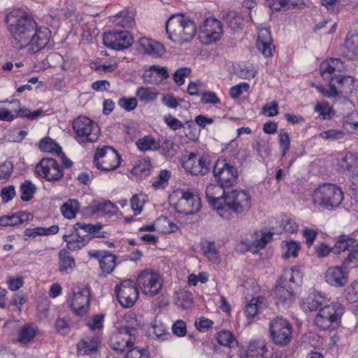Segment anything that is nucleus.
<instances>
[{"mask_svg": "<svg viewBox=\"0 0 358 358\" xmlns=\"http://www.w3.org/2000/svg\"><path fill=\"white\" fill-rule=\"evenodd\" d=\"M266 306V299L263 296L253 298L245 307V313L248 318L255 317L258 312Z\"/></svg>", "mask_w": 358, "mask_h": 358, "instance_id": "72a5a7b5", "label": "nucleus"}, {"mask_svg": "<svg viewBox=\"0 0 358 358\" xmlns=\"http://www.w3.org/2000/svg\"><path fill=\"white\" fill-rule=\"evenodd\" d=\"M334 81L341 85V92H352L355 82L353 77L338 76Z\"/></svg>", "mask_w": 358, "mask_h": 358, "instance_id": "09e8293b", "label": "nucleus"}, {"mask_svg": "<svg viewBox=\"0 0 358 358\" xmlns=\"http://www.w3.org/2000/svg\"><path fill=\"white\" fill-rule=\"evenodd\" d=\"M203 252L208 259L213 263L220 262V255L215 246L214 243L208 242L203 246Z\"/></svg>", "mask_w": 358, "mask_h": 358, "instance_id": "8fccbe9b", "label": "nucleus"}, {"mask_svg": "<svg viewBox=\"0 0 358 358\" xmlns=\"http://www.w3.org/2000/svg\"><path fill=\"white\" fill-rule=\"evenodd\" d=\"M315 250L317 257L324 258L333 252V247L330 248L328 245L322 243L315 247Z\"/></svg>", "mask_w": 358, "mask_h": 358, "instance_id": "338daca9", "label": "nucleus"}, {"mask_svg": "<svg viewBox=\"0 0 358 358\" xmlns=\"http://www.w3.org/2000/svg\"><path fill=\"white\" fill-rule=\"evenodd\" d=\"M313 201L325 209L333 210L343 200V192L337 185L324 182L314 191Z\"/></svg>", "mask_w": 358, "mask_h": 358, "instance_id": "39448f33", "label": "nucleus"}, {"mask_svg": "<svg viewBox=\"0 0 358 358\" xmlns=\"http://www.w3.org/2000/svg\"><path fill=\"white\" fill-rule=\"evenodd\" d=\"M138 51L154 57H160L164 52L163 45L149 38L143 37L138 40Z\"/></svg>", "mask_w": 358, "mask_h": 358, "instance_id": "bb28decb", "label": "nucleus"}, {"mask_svg": "<svg viewBox=\"0 0 358 358\" xmlns=\"http://www.w3.org/2000/svg\"><path fill=\"white\" fill-rule=\"evenodd\" d=\"M153 334L159 341H165L171 337L170 333L167 332L162 324L152 326Z\"/></svg>", "mask_w": 358, "mask_h": 358, "instance_id": "e2e57ef3", "label": "nucleus"}, {"mask_svg": "<svg viewBox=\"0 0 358 358\" xmlns=\"http://www.w3.org/2000/svg\"><path fill=\"white\" fill-rule=\"evenodd\" d=\"M169 38L175 43L182 44L190 41L196 34L194 23L182 15H173L166 23Z\"/></svg>", "mask_w": 358, "mask_h": 358, "instance_id": "20e7f679", "label": "nucleus"}, {"mask_svg": "<svg viewBox=\"0 0 358 358\" xmlns=\"http://www.w3.org/2000/svg\"><path fill=\"white\" fill-rule=\"evenodd\" d=\"M137 282L143 293L149 296L157 294L162 287L159 275L149 270H144L139 273Z\"/></svg>", "mask_w": 358, "mask_h": 358, "instance_id": "f3484780", "label": "nucleus"}, {"mask_svg": "<svg viewBox=\"0 0 358 358\" xmlns=\"http://www.w3.org/2000/svg\"><path fill=\"white\" fill-rule=\"evenodd\" d=\"M31 35L27 46L30 53H36L45 48L49 49L52 46L50 43V32L48 29L41 30L36 27Z\"/></svg>", "mask_w": 358, "mask_h": 358, "instance_id": "aec40b11", "label": "nucleus"}, {"mask_svg": "<svg viewBox=\"0 0 358 358\" xmlns=\"http://www.w3.org/2000/svg\"><path fill=\"white\" fill-rule=\"evenodd\" d=\"M124 358H150L145 350L133 347L128 350Z\"/></svg>", "mask_w": 358, "mask_h": 358, "instance_id": "680f3d73", "label": "nucleus"}, {"mask_svg": "<svg viewBox=\"0 0 358 358\" xmlns=\"http://www.w3.org/2000/svg\"><path fill=\"white\" fill-rule=\"evenodd\" d=\"M5 20L13 46L19 50L27 47L29 38L36 29L35 20L24 10L15 9L6 15Z\"/></svg>", "mask_w": 358, "mask_h": 358, "instance_id": "f257e3e1", "label": "nucleus"}, {"mask_svg": "<svg viewBox=\"0 0 358 358\" xmlns=\"http://www.w3.org/2000/svg\"><path fill=\"white\" fill-rule=\"evenodd\" d=\"M344 69L343 62L338 58H329L322 62L320 66V71L322 78L329 81H334L338 77L334 73L341 72Z\"/></svg>", "mask_w": 358, "mask_h": 358, "instance_id": "393cba45", "label": "nucleus"}, {"mask_svg": "<svg viewBox=\"0 0 358 358\" xmlns=\"http://www.w3.org/2000/svg\"><path fill=\"white\" fill-rule=\"evenodd\" d=\"M270 338L278 346H285L290 343L292 336L291 324L282 317H276L269 322Z\"/></svg>", "mask_w": 358, "mask_h": 358, "instance_id": "6e6552de", "label": "nucleus"}, {"mask_svg": "<svg viewBox=\"0 0 358 358\" xmlns=\"http://www.w3.org/2000/svg\"><path fill=\"white\" fill-rule=\"evenodd\" d=\"M224 187L215 184H209L206 188V199L209 204L217 209L224 208L225 195L227 194Z\"/></svg>", "mask_w": 358, "mask_h": 358, "instance_id": "4be33fe9", "label": "nucleus"}, {"mask_svg": "<svg viewBox=\"0 0 358 358\" xmlns=\"http://www.w3.org/2000/svg\"><path fill=\"white\" fill-rule=\"evenodd\" d=\"M286 247V252L284 255L285 258L289 257H296L298 252L300 249V245L296 241L284 242Z\"/></svg>", "mask_w": 358, "mask_h": 358, "instance_id": "6e6d98bb", "label": "nucleus"}, {"mask_svg": "<svg viewBox=\"0 0 358 358\" xmlns=\"http://www.w3.org/2000/svg\"><path fill=\"white\" fill-rule=\"evenodd\" d=\"M79 203L76 199H69L61 206L62 215L67 219H73L79 210Z\"/></svg>", "mask_w": 358, "mask_h": 358, "instance_id": "4c0bfd02", "label": "nucleus"}, {"mask_svg": "<svg viewBox=\"0 0 358 358\" xmlns=\"http://www.w3.org/2000/svg\"><path fill=\"white\" fill-rule=\"evenodd\" d=\"M71 301V307L78 315L85 314L90 306V290L87 287H76Z\"/></svg>", "mask_w": 358, "mask_h": 358, "instance_id": "6ab92c4d", "label": "nucleus"}, {"mask_svg": "<svg viewBox=\"0 0 358 358\" xmlns=\"http://www.w3.org/2000/svg\"><path fill=\"white\" fill-rule=\"evenodd\" d=\"M213 174L219 183L224 187H230L237 182V169L226 159H218L216 162L213 166Z\"/></svg>", "mask_w": 358, "mask_h": 358, "instance_id": "f8f14e48", "label": "nucleus"}, {"mask_svg": "<svg viewBox=\"0 0 358 358\" xmlns=\"http://www.w3.org/2000/svg\"><path fill=\"white\" fill-rule=\"evenodd\" d=\"M225 206L238 215L245 214L251 207V197L245 190H233L225 195Z\"/></svg>", "mask_w": 358, "mask_h": 358, "instance_id": "9b49d317", "label": "nucleus"}, {"mask_svg": "<svg viewBox=\"0 0 358 358\" xmlns=\"http://www.w3.org/2000/svg\"><path fill=\"white\" fill-rule=\"evenodd\" d=\"M315 111L319 113V117L322 120H329L332 117L333 109L329 104L324 102H319L315 107Z\"/></svg>", "mask_w": 358, "mask_h": 358, "instance_id": "49530a36", "label": "nucleus"}, {"mask_svg": "<svg viewBox=\"0 0 358 358\" xmlns=\"http://www.w3.org/2000/svg\"><path fill=\"white\" fill-rule=\"evenodd\" d=\"M59 271L61 272L69 273L75 267L74 259L66 250H62L59 253Z\"/></svg>", "mask_w": 358, "mask_h": 358, "instance_id": "e433bc0d", "label": "nucleus"}, {"mask_svg": "<svg viewBox=\"0 0 358 358\" xmlns=\"http://www.w3.org/2000/svg\"><path fill=\"white\" fill-rule=\"evenodd\" d=\"M39 148L43 152H57L62 150V148L49 137L43 138L39 142Z\"/></svg>", "mask_w": 358, "mask_h": 358, "instance_id": "a18cd8bd", "label": "nucleus"}, {"mask_svg": "<svg viewBox=\"0 0 358 358\" xmlns=\"http://www.w3.org/2000/svg\"><path fill=\"white\" fill-rule=\"evenodd\" d=\"M20 219L17 217V213L11 215H5L0 217V226H15L19 224Z\"/></svg>", "mask_w": 358, "mask_h": 358, "instance_id": "0e129e2a", "label": "nucleus"}, {"mask_svg": "<svg viewBox=\"0 0 358 358\" xmlns=\"http://www.w3.org/2000/svg\"><path fill=\"white\" fill-rule=\"evenodd\" d=\"M356 155H354L352 152H348L346 153L345 157H343L340 163L341 169H342L343 171L344 172H350L354 167V166L356 164Z\"/></svg>", "mask_w": 358, "mask_h": 358, "instance_id": "3c124183", "label": "nucleus"}, {"mask_svg": "<svg viewBox=\"0 0 358 358\" xmlns=\"http://www.w3.org/2000/svg\"><path fill=\"white\" fill-rule=\"evenodd\" d=\"M199 169H201L200 171L201 175H206L210 171L211 163L210 159L208 155H204L198 158V162H196Z\"/></svg>", "mask_w": 358, "mask_h": 358, "instance_id": "052dcab7", "label": "nucleus"}, {"mask_svg": "<svg viewBox=\"0 0 358 358\" xmlns=\"http://www.w3.org/2000/svg\"><path fill=\"white\" fill-rule=\"evenodd\" d=\"M173 333L178 336H184L187 334L186 324L183 320H179L175 322L172 326Z\"/></svg>", "mask_w": 358, "mask_h": 358, "instance_id": "69168bd1", "label": "nucleus"}, {"mask_svg": "<svg viewBox=\"0 0 358 358\" xmlns=\"http://www.w3.org/2000/svg\"><path fill=\"white\" fill-rule=\"evenodd\" d=\"M323 297L318 294L312 293L302 303V308L305 311L313 312L317 310L322 304Z\"/></svg>", "mask_w": 358, "mask_h": 358, "instance_id": "c9c22d12", "label": "nucleus"}, {"mask_svg": "<svg viewBox=\"0 0 358 358\" xmlns=\"http://www.w3.org/2000/svg\"><path fill=\"white\" fill-rule=\"evenodd\" d=\"M103 44L113 50H121L129 48L133 43V36L128 31L114 29L103 36Z\"/></svg>", "mask_w": 358, "mask_h": 358, "instance_id": "2eb2a0df", "label": "nucleus"}, {"mask_svg": "<svg viewBox=\"0 0 358 358\" xmlns=\"http://www.w3.org/2000/svg\"><path fill=\"white\" fill-rule=\"evenodd\" d=\"M256 45L258 50L265 57L273 56L275 46L273 44V38L268 29L262 28L259 30Z\"/></svg>", "mask_w": 358, "mask_h": 358, "instance_id": "b1692460", "label": "nucleus"}, {"mask_svg": "<svg viewBox=\"0 0 358 358\" xmlns=\"http://www.w3.org/2000/svg\"><path fill=\"white\" fill-rule=\"evenodd\" d=\"M301 282V275L298 270L293 268H286L283 271L279 284L294 287L297 286Z\"/></svg>", "mask_w": 358, "mask_h": 358, "instance_id": "2f4dec72", "label": "nucleus"}, {"mask_svg": "<svg viewBox=\"0 0 358 358\" xmlns=\"http://www.w3.org/2000/svg\"><path fill=\"white\" fill-rule=\"evenodd\" d=\"M116 206L110 201H96L94 203V210L113 215L116 212Z\"/></svg>", "mask_w": 358, "mask_h": 358, "instance_id": "c03bdc74", "label": "nucleus"}, {"mask_svg": "<svg viewBox=\"0 0 358 358\" xmlns=\"http://www.w3.org/2000/svg\"><path fill=\"white\" fill-rule=\"evenodd\" d=\"M21 199L23 201H30L36 190V186L30 181L25 180L20 186Z\"/></svg>", "mask_w": 358, "mask_h": 358, "instance_id": "37998d69", "label": "nucleus"}, {"mask_svg": "<svg viewBox=\"0 0 358 358\" xmlns=\"http://www.w3.org/2000/svg\"><path fill=\"white\" fill-rule=\"evenodd\" d=\"M73 130L76 134V140L80 143H93L98 140L99 128L91 119L82 116L73 122Z\"/></svg>", "mask_w": 358, "mask_h": 358, "instance_id": "0eeeda50", "label": "nucleus"}, {"mask_svg": "<svg viewBox=\"0 0 358 358\" xmlns=\"http://www.w3.org/2000/svg\"><path fill=\"white\" fill-rule=\"evenodd\" d=\"M137 148L142 152L155 151L159 149V143L151 136H145L136 142Z\"/></svg>", "mask_w": 358, "mask_h": 358, "instance_id": "f704fd0d", "label": "nucleus"}, {"mask_svg": "<svg viewBox=\"0 0 358 358\" xmlns=\"http://www.w3.org/2000/svg\"><path fill=\"white\" fill-rule=\"evenodd\" d=\"M279 144L282 156L284 157L290 148V138L287 132L281 130L279 134Z\"/></svg>", "mask_w": 358, "mask_h": 358, "instance_id": "864d4df0", "label": "nucleus"}, {"mask_svg": "<svg viewBox=\"0 0 358 358\" xmlns=\"http://www.w3.org/2000/svg\"><path fill=\"white\" fill-rule=\"evenodd\" d=\"M125 324L113 331L108 339V345L117 353H123L133 348L140 324L131 315L124 316Z\"/></svg>", "mask_w": 358, "mask_h": 358, "instance_id": "f03ea898", "label": "nucleus"}, {"mask_svg": "<svg viewBox=\"0 0 358 358\" xmlns=\"http://www.w3.org/2000/svg\"><path fill=\"white\" fill-rule=\"evenodd\" d=\"M221 18L234 30L241 28L243 23L241 15L234 10H222Z\"/></svg>", "mask_w": 358, "mask_h": 358, "instance_id": "473e14b6", "label": "nucleus"}, {"mask_svg": "<svg viewBox=\"0 0 358 358\" xmlns=\"http://www.w3.org/2000/svg\"><path fill=\"white\" fill-rule=\"evenodd\" d=\"M135 14L132 10H124L113 17L112 22L115 26L122 28H132L135 25Z\"/></svg>", "mask_w": 358, "mask_h": 358, "instance_id": "c756f323", "label": "nucleus"}, {"mask_svg": "<svg viewBox=\"0 0 358 358\" xmlns=\"http://www.w3.org/2000/svg\"><path fill=\"white\" fill-rule=\"evenodd\" d=\"M223 34L222 24L215 18H206L200 26L199 38L203 44L219 41Z\"/></svg>", "mask_w": 358, "mask_h": 358, "instance_id": "dca6fc26", "label": "nucleus"}, {"mask_svg": "<svg viewBox=\"0 0 358 358\" xmlns=\"http://www.w3.org/2000/svg\"><path fill=\"white\" fill-rule=\"evenodd\" d=\"M273 235L272 232H262L260 234L256 232L252 245L257 250L264 248L266 244L271 241Z\"/></svg>", "mask_w": 358, "mask_h": 358, "instance_id": "79ce46f5", "label": "nucleus"}, {"mask_svg": "<svg viewBox=\"0 0 358 358\" xmlns=\"http://www.w3.org/2000/svg\"><path fill=\"white\" fill-rule=\"evenodd\" d=\"M344 312L342 305L333 303L319 310L315 318V324L321 329H327L338 325Z\"/></svg>", "mask_w": 358, "mask_h": 358, "instance_id": "1a4fd4ad", "label": "nucleus"}, {"mask_svg": "<svg viewBox=\"0 0 358 358\" xmlns=\"http://www.w3.org/2000/svg\"><path fill=\"white\" fill-rule=\"evenodd\" d=\"M217 342L229 348H234L237 345V341L232 333L227 330H223L219 332L216 336Z\"/></svg>", "mask_w": 358, "mask_h": 358, "instance_id": "a19ab883", "label": "nucleus"}, {"mask_svg": "<svg viewBox=\"0 0 358 358\" xmlns=\"http://www.w3.org/2000/svg\"><path fill=\"white\" fill-rule=\"evenodd\" d=\"M349 251V255L343 259V266H348L352 262H358V241L349 235L342 234L338 236L333 246V252L340 254Z\"/></svg>", "mask_w": 358, "mask_h": 358, "instance_id": "ddd939ff", "label": "nucleus"}, {"mask_svg": "<svg viewBox=\"0 0 358 358\" xmlns=\"http://www.w3.org/2000/svg\"><path fill=\"white\" fill-rule=\"evenodd\" d=\"M356 37L347 38L339 48V54L350 60L358 59V45L356 44Z\"/></svg>", "mask_w": 358, "mask_h": 358, "instance_id": "7c9ffc66", "label": "nucleus"}, {"mask_svg": "<svg viewBox=\"0 0 358 358\" xmlns=\"http://www.w3.org/2000/svg\"><path fill=\"white\" fill-rule=\"evenodd\" d=\"M102 228L103 225L101 223L93 224L77 222L73 225L70 234L63 236V240L66 242L69 249H80L86 245L92 238L104 237V235L99 232Z\"/></svg>", "mask_w": 358, "mask_h": 358, "instance_id": "7ed1b4c3", "label": "nucleus"}, {"mask_svg": "<svg viewBox=\"0 0 358 358\" xmlns=\"http://www.w3.org/2000/svg\"><path fill=\"white\" fill-rule=\"evenodd\" d=\"M275 297V305L280 311L289 308L294 299V287L279 284L273 291Z\"/></svg>", "mask_w": 358, "mask_h": 358, "instance_id": "5701e85b", "label": "nucleus"}, {"mask_svg": "<svg viewBox=\"0 0 358 358\" xmlns=\"http://www.w3.org/2000/svg\"><path fill=\"white\" fill-rule=\"evenodd\" d=\"M119 303L124 308L132 307L138 298V289L136 283L130 279L122 281L115 287Z\"/></svg>", "mask_w": 358, "mask_h": 358, "instance_id": "4468645a", "label": "nucleus"}, {"mask_svg": "<svg viewBox=\"0 0 358 358\" xmlns=\"http://www.w3.org/2000/svg\"><path fill=\"white\" fill-rule=\"evenodd\" d=\"M136 96L142 101L150 102L157 98V93L149 87H140L136 90Z\"/></svg>", "mask_w": 358, "mask_h": 358, "instance_id": "de8ad7c7", "label": "nucleus"}, {"mask_svg": "<svg viewBox=\"0 0 358 358\" xmlns=\"http://www.w3.org/2000/svg\"><path fill=\"white\" fill-rule=\"evenodd\" d=\"M249 89V85L247 83H241L239 85L233 86L230 89V95L233 99L238 98L243 91L246 92Z\"/></svg>", "mask_w": 358, "mask_h": 358, "instance_id": "774afa93", "label": "nucleus"}, {"mask_svg": "<svg viewBox=\"0 0 358 358\" xmlns=\"http://www.w3.org/2000/svg\"><path fill=\"white\" fill-rule=\"evenodd\" d=\"M268 349L264 341L258 340L251 341L248 349L240 353V358H267L265 354Z\"/></svg>", "mask_w": 358, "mask_h": 358, "instance_id": "c85d7f7f", "label": "nucleus"}, {"mask_svg": "<svg viewBox=\"0 0 358 358\" xmlns=\"http://www.w3.org/2000/svg\"><path fill=\"white\" fill-rule=\"evenodd\" d=\"M171 175L168 171L162 170L160 171L157 180L153 182L152 186L155 189L164 188V185L167 184Z\"/></svg>", "mask_w": 358, "mask_h": 358, "instance_id": "4d7b16f0", "label": "nucleus"}, {"mask_svg": "<svg viewBox=\"0 0 358 358\" xmlns=\"http://www.w3.org/2000/svg\"><path fill=\"white\" fill-rule=\"evenodd\" d=\"M169 77L166 67L152 65L142 76L143 81L150 84H159Z\"/></svg>", "mask_w": 358, "mask_h": 358, "instance_id": "a878e982", "label": "nucleus"}, {"mask_svg": "<svg viewBox=\"0 0 358 358\" xmlns=\"http://www.w3.org/2000/svg\"><path fill=\"white\" fill-rule=\"evenodd\" d=\"M37 329L33 326L24 325L21 327L18 333V342L27 343L36 336Z\"/></svg>", "mask_w": 358, "mask_h": 358, "instance_id": "58836bf2", "label": "nucleus"}, {"mask_svg": "<svg viewBox=\"0 0 358 358\" xmlns=\"http://www.w3.org/2000/svg\"><path fill=\"white\" fill-rule=\"evenodd\" d=\"M198 157L196 154L190 153L188 158L182 163V166L189 173L192 175L198 176L201 171L198 166Z\"/></svg>", "mask_w": 358, "mask_h": 358, "instance_id": "ea45409f", "label": "nucleus"}, {"mask_svg": "<svg viewBox=\"0 0 358 358\" xmlns=\"http://www.w3.org/2000/svg\"><path fill=\"white\" fill-rule=\"evenodd\" d=\"M118 105L124 108L127 111H131L135 109L137 106V100L136 98H127L123 97L120 99L118 101Z\"/></svg>", "mask_w": 358, "mask_h": 358, "instance_id": "bf43d9fd", "label": "nucleus"}, {"mask_svg": "<svg viewBox=\"0 0 358 358\" xmlns=\"http://www.w3.org/2000/svg\"><path fill=\"white\" fill-rule=\"evenodd\" d=\"M36 173L48 181H57L63 177L57 162L52 158L43 159L36 166Z\"/></svg>", "mask_w": 358, "mask_h": 358, "instance_id": "a211bd4d", "label": "nucleus"}, {"mask_svg": "<svg viewBox=\"0 0 358 358\" xmlns=\"http://www.w3.org/2000/svg\"><path fill=\"white\" fill-rule=\"evenodd\" d=\"M191 73V69L187 67L178 69L173 75V80L175 83L180 86L185 83V77L189 75Z\"/></svg>", "mask_w": 358, "mask_h": 358, "instance_id": "13d9d810", "label": "nucleus"}, {"mask_svg": "<svg viewBox=\"0 0 358 358\" xmlns=\"http://www.w3.org/2000/svg\"><path fill=\"white\" fill-rule=\"evenodd\" d=\"M192 294L187 292H182L178 294L176 303L183 308H188L192 304Z\"/></svg>", "mask_w": 358, "mask_h": 358, "instance_id": "5fc2aeb1", "label": "nucleus"}, {"mask_svg": "<svg viewBox=\"0 0 358 358\" xmlns=\"http://www.w3.org/2000/svg\"><path fill=\"white\" fill-rule=\"evenodd\" d=\"M347 267L344 266L343 263L342 266H336L328 268L324 275L326 282L335 287L345 286L349 280Z\"/></svg>", "mask_w": 358, "mask_h": 358, "instance_id": "412c9836", "label": "nucleus"}, {"mask_svg": "<svg viewBox=\"0 0 358 358\" xmlns=\"http://www.w3.org/2000/svg\"><path fill=\"white\" fill-rule=\"evenodd\" d=\"M170 203L180 214L193 215L201 208V203L196 192L179 190L170 198Z\"/></svg>", "mask_w": 358, "mask_h": 358, "instance_id": "423d86ee", "label": "nucleus"}, {"mask_svg": "<svg viewBox=\"0 0 358 358\" xmlns=\"http://www.w3.org/2000/svg\"><path fill=\"white\" fill-rule=\"evenodd\" d=\"M120 156L114 148L106 146L97 148L94 163L98 169L104 172H109L116 169L120 164Z\"/></svg>", "mask_w": 358, "mask_h": 358, "instance_id": "9d476101", "label": "nucleus"}, {"mask_svg": "<svg viewBox=\"0 0 358 358\" xmlns=\"http://www.w3.org/2000/svg\"><path fill=\"white\" fill-rule=\"evenodd\" d=\"M98 348L97 340H83L78 344V349L79 352H83L84 354H87L93 352H96Z\"/></svg>", "mask_w": 358, "mask_h": 358, "instance_id": "603ef678", "label": "nucleus"}, {"mask_svg": "<svg viewBox=\"0 0 358 358\" xmlns=\"http://www.w3.org/2000/svg\"><path fill=\"white\" fill-rule=\"evenodd\" d=\"M91 257L99 259V266L101 270L106 273H110L116 266V255L108 251H93L90 252Z\"/></svg>", "mask_w": 358, "mask_h": 358, "instance_id": "cd10ccee", "label": "nucleus"}]
</instances>
